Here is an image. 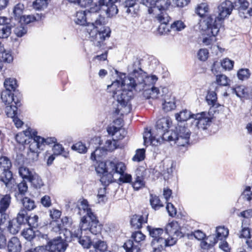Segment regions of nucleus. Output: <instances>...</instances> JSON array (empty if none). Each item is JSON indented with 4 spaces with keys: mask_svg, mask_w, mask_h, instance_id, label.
Masks as SVG:
<instances>
[{
    "mask_svg": "<svg viewBox=\"0 0 252 252\" xmlns=\"http://www.w3.org/2000/svg\"><path fill=\"white\" fill-rule=\"evenodd\" d=\"M21 225L16 220L13 219L8 221L7 226V230L12 234H16L21 228Z\"/></svg>",
    "mask_w": 252,
    "mask_h": 252,
    "instance_id": "nucleus-31",
    "label": "nucleus"
},
{
    "mask_svg": "<svg viewBox=\"0 0 252 252\" xmlns=\"http://www.w3.org/2000/svg\"><path fill=\"white\" fill-rule=\"evenodd\" d=\"M221 65L225 70H231L234 66V62L228 58L223 59L221 62Z\"/></svg>",
    "mask_w": 252,
    "mask_h": 252,
    "instance_id": "nucleus-58",
    "label": "nucleus"
},
{
    "mask_svg": "<svg viewBox=\"0 0 252 252\" xmlns=\"http://www.w3.org/2000/svg\"><path fill=\"white\" fill-rule=\"evenodd\" d=\"M209 6L207 3H202L200 4L197 9L196 13L200 17H203L208 12Z\"/></svg>",
    "mask_w": 252,
    "mask_h": 252,
    "instance_id": "nucleus-52",
    "label": "nucleus"
},
{
    "mask_svg": "<svg viewBox=\"0 0 252 252\" xmlns=\"http://www.w3.org/2000/svg\"><path fill=\"white\" fill-rule=\"evenodd\" d=\"M36 188H40L43 186L42 180L35 174L33 178L30 181Z\"/></svg>",
    "mask_w": 252,
    "mask_h": 252,
    "instance_id": "nucleus-59",
    "label": "nucleus"
},
{
    "mask_svg": "<svg viewBox=\"0 0 252 252\" xmlns=\"http://www.w3.org/2000/svg\"><path fill=\"white\" fill-rule=\"evenodd\" d=\"M93 246L94 250L91 251H95L96 252H104L107 249V244L104 241L98 239L96 241L93 240Z\"/></svg>",
    "mask_w": 252,
    "mask_h": 252,
    "instance_id": "nucleus-33",
    "label": "nucleus"
},
{
    "mask_svg": "<svg viewBox=\"0 0 252 252\" xmlns=\"http://www.w3.org/2000/svg\"><path fill=\"white\" fill-rule=\"evenodd\" d=\"M216 235L220 241L225 240L229 234V230L224 226H218L216 228Z\"/></svg>",
    "mask_w": 252,
    "mask_h": 252,
    "instance_id": "nucleus-41",
    "label": "nucleus"
},
{
    "mask_svg": "<svg viewBox=\"0 0 252 252\" xmlns=\"http://www.w3.org/2000/svg\"><path fill=\"white\" fill-rule=\"evenodd\" d=\"M88 15L87 13V10L85 11H79L77 12L76 15V18L75 19V22L76 24L79 25L81 26H85L87 24V26L88 24H90L91 23L89 22H87V16Z\"/></svg>",
    "mask_w": 252,
    "mask_h": 252,
    "instance_id": "nucleus-28",
    "label": "nucleus"
},
{
    "mask_svg": "<svg viewBox=\"0 0 252 252\" xmlns=\"http://www.w3.org/2000/svg\"><path fill=\"white\" fill-rule=\"evenodd\" d=\"M186 25L181 20H177L174 21L170 26L172 30L176 31H181L184 29Z\"/></svg>",
    "mask_w": 252,
    "mask_h": 252,
    "instance_id": "nucleus-57",
    "label": "nucleus"
},
{
    "mask_svg": "<svg viewBox=\"0 0 252 252\" xmlns=\"http://www.w3.org/2000/svg\"><path fill=\"white\" fill-rule=\"evenodd\" d=\"M131 238L134 242L128 240L123 246L126 252H141V243L145 240L146 236L140 231H137L132 233Z\"/></svg>",
    "mask_w": 252,
    "mask_h": 252,
    "instance_id": "nucleus-9",
    "label": "nucleus"
},
{
    "mask_svg": "<svg viewBox=\"0 0 252 252\" xmlns=\"http://www.w3.org/2000/svg\"><path fill=\"white\" fill-rule=\"evenodd\" d=\"M117 0H99L98 3L93 4L89 10H87L88 14L96 19L99 15L96 13L101 11L104 12L108 17H112L116 15L118 12V8L115 3Z\"/></svg>",
    "mask_w": 252,
    "mask_h": 252,
    "instance_id": "nucleus-5",
    "label": "nucleus"
},
{
    "mask_svg": "<svg viewBox=\"0 0 252 252\" xmlns=\"http://www.w3.org/2000/svg\"><path fill=\"white\" fill-rule=\"evenodd\" d=\"M107 132L109 134L114 136L115 135H118L116 136V138L118 140L122 139L125 137V131L124 129H121L119 127H117L116 126H111L107 128Z\"/></svg>",
    "mask_w": 252,
    "mask_h": 252,
    "instance_id": "nucleus-29",
    "label": "nucleus"
},
{
    "mask_svg": "<svg viewBox=\"0 0 252 252\" xmlns=\"http://www.w3.org/2000/svg\"><path fill=\"white\" fill-rule=\"evenodd\" d=\"M0 175V181L3 182L8 188H12L14 183V179L10 169L1 171Z\"/></svg>",
    "mask_w": 252,
    "mask_h": 252,
    "instance_id": "nucleus-22",
    "label": "nucleus"
},
{
    "mask_svg": "<svg viewBox=\"0 0 252 252\" xmlns=\"http://www.w3.org/2000/svg\"><path fill=\"white\" fill-rule=\"evenodd\" d=\"M233 8V5L230 1L225 0L222 2L218 6V17L215 15H211L210 16L213 17L214 21L217 20V23H220L221 25L222 20L231 14Z\"/></svg>",
    "mask_w": 252,
    "mask_h": 252,
    "instance_id": "nucleus-11",
    "label": "nucleus"
},
{
    "mask_svg": "<svg viewBox=\"0 0 252 252\" xmlns=\"http://www.w3.org/2000/svg\"><path fill=\"white\" fill-rule=\"evenodd\" d=\"M79 209H83L84 212L86 213V215L82 218H86L88 221L92 222L95 221L96 223H99L96 217L92 212L91 209L89 208V204L87 200L84 199L81 201Z\"/></svg>",
    "mask_w": 252,
    "mask_h": 252,
    "instance_id": "nucleus-20",
    "label": "nucleus"
},
{
    "mask_svg": "<svg viewBox=\"0 0 252 252\" xmlns=\"http://www.w3.org/2000/svg\"><path fill=\"white\" fill-rule=\"evenodd\" d=\"M148 218V213L142 215L135 214L131 217L130 224L133 228L139 229L142 228L143 224L147 223Z\"/></svg>",
    "mask_w": 252,
    "mask_h": 252,
    "instance_id": "nucleus-18",
    "label": "nucleus"
},
{
    "mask_svg": "<svg viewBox=\"0 0 252 252\" xmlns=\"http://www.w3.org/2000/svg\"><path fill=\"white\" fill-rule=\"evenodd\" d=\"M124 169H123V172H120L119 171H116L115 174H118L120 175V177L119 178V181L120 184L121 183H130L132 180V177L131 175L125 173V171L126 169V166L124 164ZM118 170H119V169H118Z\"/></svg>",
    "mask_w": 252,
    "mask_h": 252,
    "instance_id": "nucleus-36",
    "label": "nucleus"
},
{
    "mask_svg": "<svg viewBox=\"0 0 252 252\" xmlns=\"http://www.w3.org/2000/svg\"><path fill=\"white\" fill-rule=\"evenodd\" d=\"M19 173L23 179H26L29 182L35 175L33 172L30 170L29 168L24 166L20 167L19 168Z\"/></svg>",
    "mask_w": 252,
    "mask_h": 252,
    "instance_id": "nucleus-34",
    "label": "nucleus"
},
{
    "mask_svg": "<svg viewBox=\"0 0 252 252\" xmlns=\"http://www.w3.org/2000/svg\"><path fill=\"white\" fill-rule=\"evenodd\" d=\"M4 86L5 88V90L10 91L12 93L16 94V89L17 87L16 80L14 78H8L5 79Z\"/></svg>",
    "mask_w": 252,
    "mask_h": 252,
    "instance_id": "nucleus-37",
    "label": "nucleus"
},
{
    "mask_svg": "<svg viewBox=\"0 0 252 252\" xmlns=\"http://www.w3.org/2000/svg\"><path fill=\"white\" fill-rule=\"evenodd\" d=\"M16 140L18 143L22 145L27 144L28 140V136L25 132L23 131V132L19 133L16 134L15 136Z\"/></svg>",
    "mask_w": 252,
    "mask_h": 252,
    "instance_id": "nucleus-53",
    "label": "nucleus"
},
{
    "mask_svg": "<svg viewBox=\"0 0 252 252\" xmlns=\"http://www.w3.org/2000/svg\"><path fill=\"white\" fill-rule=\"evenodd\" d=\"M147 229L152 238L151 246L154 252H161L164 248L173 246L177 242L176 238L169 239V237H166V234L162 228L148 225Z\"/></svg>",
    "mask_w": 252,
    "mask_h": 252,
    "instance_id": "nucleus-2",
    "label": "nucleus"
},
{
    "mask_svg": "<svg viewBox=\"0 0 252 252\" xmlns=\"http://www.w3.org/2000/svg\"><path fill=\"white\" fill-rule=\"evenodd\" d=\"M216 80L217 84L220 86H226L229 85L230 80L223 74L216 75Z\"/></svg>",
    "mask_w": 252,
    "mask_h": 252,
    "instance_id": "nucleus-48",
    "label": "nucleus"
},
{
    "mask_svg": "<svg viewBox=\"0 0 252 252\" xmlns=\"http://www.w3.org/2000/svg\"><path fill=\"white\" fill-rule=\"evenodd\" d=\"M78 240L79 244L84 248L89 249L93 245V241H92L89 236H81Z\"/></svg>",
    "mask_w": 252,
    "mask_h": 252,
    "instance_id": "nucleus-45",
    "label": "nucleus"
},
{
    "mask_svg": "<svg viewBox=\"0 0 252 252\" xmlns=\"http://www.w3.org/2000/svg\"><path fill=\"white\" fill-rule=\"evenodd\" d=\"M24 9V5L21 3H18L16 4L13 9V14L15 17L17 19H20L22 17L23 10Z\"/></svg>",
    "mask_w": 252,
    "mask_h": 252,
    "instance_id": "nucleus-55",
    "label": "nucleus"
},
{
    "mask_svg": "<svg viewBox=\"0 0 252 252\" xmlns=\"http://www.w3.org/2000/svg\"><path fill=\"white\" fill-rule=\"evenodd\" d=\"M0 59L1 63H10L13 60V57L11 54L5 51L3 49V46L2 45V50L0 51Z\"/></svg>",
    "mask_w": 252,
    "mask_h": 252,
    "instance_id": "nucleus-46",
    "label": "nucleus"
},
{
    "mask_svg": "<svg viewBox=\"0 0 252 252\" xmlns=\"http://www.w3.org/2000/svg\"><path fill=\"white\" fill-rule=\"evenodd\" d=\"M132 187L135 190H138L145 187V183L142 176H137L135 181L132 183Z\"/></svg>",
    "mask_w": 252,
    "mask_h": 252,
    "instance_id": "nucleus-47",
    "label": "nucleus"
},
{
    "mask_svg": "<svg viewBox=\"0 0 252 252\" xmlns=\"http://www.w3.org/2000/svg\"><path fill=\"white\" fill-rule=\"evenodd\" d=\"M164 233L166 234V237H174L175 235L177 237H182L183 235L180 231L178 230V224L177 222L173 221L169 223L165 227Z\"/></svg>",
    "mask_w": 252,
    "mask_h": 252,
    "instance_id": "nucleus-23",
    "label": "nucleus"
},
{
    "mask_svg": "<svg viewBox=\"0 0 252 252\" xmlns=\"http://www.w3.org/2000/svg\"><path fill=\"white\" fill-rule=\"evenodd\" d=\"M249 220H244L242 222V229L238 234L239 238H250L251 229L249 225Z\"/></svg>",
    "mask_w": 252,
    "mask_h": 252,
    "instance_id": "nucleus-27",
    "label": "nucleus"
},
{
    "mask_svg": "<svg viewBox=\"0 0 252 252\" xmlns=\"http://www.w3.org/2000/svg\"><path fill=\"white\" fill-rule=\"evenodd\" d=\"M251 75L250 71L248 68L240 69L237 72V76L239 80H245L248 79Z\"/></svg>",
    "mask_w": 252,
    "mask_h": 252,
    "instance_id": "nucleus-50",
    "label": "nucleus"
},
{
    "mask_svg": "<svg viewBox=\"0 0 252 252\" xmlns=\"http://www.w3.org/2000/svg\"><path fill=\"white\" fill-rule=\"evenodd\" d=\"M145 155V150L144 149H139L136 150V154L132 158V160L134 161H141L144 160Z\"/></svg>",
    "mask_w": 252,
    "mask_h": 252,
    "instance_id": "nucleus-56",
    "label": "nucleus"
},
{
    "mask_svg": "<svg viewBox=\"0 0 252 252\" xmlns=\"http://www.w3.org/2000/svg\"><path fill=\"white\" fill-rule=\"evenodd\" d=\"M145 94H149V96L147 98H152L153 99L158 97L160 94L159 89L156 87H153L151 89L146 90L144 92Z\"/></svg>",
    "mask_w": 252,
    "mask_h": 252,
    "instance_id": "nucleus-51",
    "label": "nucleus"
},
{
    "mask_svg": "<svg viewBox=\"0 0 252 252\" xmlns=\"http://www.w3.org/2000/svg\"><path fill=\"white\" fill-rule=\"evenodd\" d=\"M190 133L187 127L179 124L175 129L167 131L163 134V138L165 141H174L178 146H185L189 143Z\"/></svg>",
    "mask_w": 252,
    "mask_h": 252,
    "instance_id": "nucleus-7",
    "label": "nucleus"
},
{
    "mask_svg": "<svg viewBox=\"0 0 252 252\" xmlns=\"http://www.w3.org/2000/svg\"><path fill=\"white\" fill-rule=\"evenodd\" d=\"M208 51L206 49H200L198 52V59L203 61H206L208 57Z\"/></svg>",
    "mask_w": 252,
    "mask_h": 252,
    "instance_id": "nucleus-64",
    "label": "nucleus"
},
{
    "mask_svg": "<svg viewBox=\"0 0 252 252\" xmlns=\"http://www.w3.org/2000/svg\"><path fill=\"white\" fill-rule=\"evenodd\" d=\"M175 102L173 98L169 99L168 100L165 99L162 103V109L165 112L170 111L175 109Z\"/></svg>",
    "mask_w": 252,
    "mask_h": 252,
    "instance_id": "nucleus-43",
    "label": "nucleus"
},
{
    "mask_svg": "<svg viewBox=\"0 0 252 252\" xmlns=\"http://www.w3.org/2000/svg\"><path fill=\"white\" fill-rule=\"evenodd\" d=\"M114 94L117 95V101L119 103L118 108L116 110L115 113L118 114L122 108L129 112V101L131 99V92L126 90H118L116 92H114Z\"/></svg>",
    "mask_w": 252,
    "mask_h": 252,
    "instance_id": "nucleus-10",
    "label": "nucleus"
},
{
    "mask_svg": "<svg viewBox=\"0 0 252 252\" xmlns=\"http://www.w3.org/2000/svg\"><path fill=\"white\" fill-rule=\"evenodd\" d=\"M10 91L4 90L1 94V99L5 105L14 103L17 105H21V99L19 95H17Z\"/></svg>",
    "mask_w": 252,
    "mask_h": 252,
    "instance_id": "nucleus-15",
    "label": "nucleus"
},
{
    "mask_svg": "<svg viewBox=\"0 0 252 252\" xmlns=\"http://www.w3.org/2000/svg\"><path fill=\"white\" fill-rule=\"evenodd\" d=\"M172 123L171 120L167 117H164L160 119L157 122L156 128L157 133L161 137V141H165L163 138V134L168 130L169 128Z\"/></svg>",
    "mask_w": 252,
    "mask_h": 252,
    "instance_id": "nucleus-16",
    "label": "nucleus"
},
{
    "mask_svg": "<svg viewBox=\"0 0 252 252\" xmlns=\"http://www.w3.org/2000/svg\"><path fill=\"white\" fill-rule=\"evenodd\" d=\"M18 188V195H23L28 190V186L27 183L22 181L17 185Z\"/></svg>",
    "mask_w": 252,
    "mask_h": 252,
    "instance_id": "nucleus-60",
    "label": "nucleus"
},
{
    "mask_svg": "<svg viewBox=\"0 0 252 252\" xmlns=\"http://www.w3.org/2000/svg\"><path fill=\"white\" fill-rule=\"evenodd\" d=\"M41 137L33 138H29L27 144H29V150L30 151H39L43 149L41 142Z\"/></svg>",
    "mask_w": 252,
    "mask_h": 252,
    "instance_id": "nucleus-26",
    "label": "nucleus"
},
{
    "mask_svg": "<svg viewBox=\"0 0 252 252\" xmlns=\"http://www.w3.org/2000/svg\"><path fill=\"white\" fill-rule=\"evenodd\" d=\"M6 105L5 111L7 117L12 118L16 116L18 107L20 105H17L14 103Z\"/></svg>",
    "mask_w": 252,
    "mask_h": 252,
    "instance_id": "nucleus-40",
    "label": "nucleus"
},
{
    "mask_svg": "<svg viewBox=\"0 0 252 252\" xmlns=\"http://www.w3.org/2000/svg\"><path fill=\"white\" fill-rule=\"evenodd\" d=\"M193 115L191 114L190 111L185 109L175 114V118L178 122H185L190 118H193Z\"/></svg>",
    "mask_w": 252,
    "mask_h": 252,
    "instance_id": "nucleus-32",
    "label": "nucleus"
},
{
    "mask_svg": "<svg viewBox=\"0 0 252 252\" xmlns=\"http://www.w3.org/2000/svg\"><path fill=\"white\" fill-rule=\"evenodd\" d=\"M24 209L31 211L34 209L36 206L33 200L28 197H25L21 200Z\"/></svg>",
    "mask_w": 252,
    "mask_h": 252,
    "instance_id": "nucleus-39",
    "label": "nucleus"
},
{
    "mask_svg": "<svg viewBox=\"0 0 252 252\" xmlns=\"http://www.w3.org/2000/svg\"><path fill=\"white\" fill-rule=\"evenodd\" d=\"M28 218V216L27 211L24 209H22L20 210L16 218H14V219L16 220L21 225H22L27 223Z\"/></svg>",
    "mask_w": 252,
    "mask_h": 252,
    "instance_id": "nucleus-35",
    "label": "nucleus"
},
{
    "mask_svg": "<svg viewBox=\"0 0 252 252\" xmlns=\"http://www.w3.org/2000/svg\"><path fill=\"white\" fill-rule=\"evenodd\" d=\"M27 223L28 225L32 228H36L39 225V218L38 216L34 215L28 216L27 220Z\"/></svg>",
    "mask_w": 252,
    "mask_h": 252,
    "instance_id": "nucleus-49",
    "label": "nucleus"
},
{
    "mask_svg": "<svg viewBox=\"0 0 252 252\" xmlns=\"http://www.w3.org/2000/svg\"><path fill=\"white\" fill-rule=\"evenodd\" d=\"M150 202L152 208L155 210H158L164 206L159 197L155 195L151 194Z\"/></svg>",
    "mask_w": 252,
    "mask_h": 252,
    "instance_id": "nucleus-38",
    "label": "nucleus"
},
{
    "mask_svg": "<svg viewBox=\"0 0 252 252\" xmlns=\"http://www.w3.org/2000/svg\"><path fill=\"white\" fill-rule=\"evenodd\" d=\"M144 144L145 145H152L153 146H158V144H160L162 141L159 135L157 134V136H153L152 134L151 129L147 128L143 134Z\"/></svg>",
    "mask_w": 252,
    "mask_h": 252,
    "instance_id": "nucleus-17",
    "label": "nucleus"
},
{
    "mask_svg": "<svg viewBox=\"0 0 252 252\" xmlns=\"http://www.w3.org/2000/svg\"><path fill=\"white\" fill-rule=\"evenodd\" d=\"M105 24V18L99 15L94 22L88 24L86 28L90 41L98 48L104 45V41L110 36L111 30L109 27L104 26Z\"/></svg>",
    "mask_w": 252,
    "mask_h": 252,
    "instance_id": "nucleus-1",
    "label": "nucleus"
},
{
    "mask_svg": "<svg viewBox=\"0 0 252 252\" xmlns=\"http://www.w3.org/2000/svg\"><path fill=\"white\" fill-rule=\"evenodd\" d=\"M95 222V221H88L86 218H81L79 226L74 228L71 231L65 229L64 235L69 234L72 238L78 239L82 236L83 231H89L92 234L99 236L100 235L102 225Z\"/></svg>",
    "mask_w": 252,
    "mask_h": 252,
    "instance_id": "nucleus-6",
    "label": "nucleus"
},
{
    "mask_svg": "<svg viewBox=\"0 0 252 252\" xmlns=\"http://www.w3.org/2000/svg\"><path fill=\"white\" fill-rule=\"evenodd\" d=\"M154 8H151L148 10L150 14L155 13L157 10L161 12H166V10L168 8L171 4L170 0H157L155 1Z\"/></svg>",
    "mask_w": 252,
    "mask_h": 252,
    "instance_id": "nucleus-21",
    "label": "nucleus"
},
{
    "mask_svg": "<svg viewBox=\"0 0 252 252\" xmlns=\"http://www.w3.org/2000/svg\"><path fill=\"white\" fill-rule=\"evenodd\" d=\"M12 167V163L7 157L1 156L0 157V169L1 171L10 169Z\"/></svg>",
    "mask_w": 252,
    "mask_h": 252,
    "instance_id": "nucleus-42",
    "label": "nucleus"
},
{
    "mask_svg": "<svg viewBox=\"0 0 252 252\" xmlns=\"http://www.w3.org/2000/svg\"><path fill=\"white\" fill-rule=\"evenodd\" d=\"M11 202V197L9 194L2 195L0 199V226L3 224L9 218L6 213Z\"/></svg>",
    "mask_w": 252,
    "mask_h": 252,
    "instance_id": "nucleus-13",
    "label": "nucleus"
},
{
    "mask_svg": "<svg viewBox=\"0 0 252 252\" xmlns=\"http://www.w3.org/2000/svg\"><path fill=\"white\" fill-rule=\"evenodd\" d=\"M243 198L247 201H250L252 199V190L250 187L246 188L242 194Z\"/></svg>",
    "mask_w": 252,
    "mask_h": 252,
    "instance_id": "nucleus-62",
    "label": "nucleus"
},
{
    "mask_svg": "<svg viewBox=\"0 0 252 252\" xmlns=\"http://www.w3.org/2000/svg\"><path fill=\"white\" fill-rule=\"evenodd\" d=\"M47 6L46 0H36L33 3V7L36 10H40Z\"/></svg>",
    "mask_w": 252,
    "mask_h": 252,
    "instance_id": "nucleus-61",
    "label": "nucleus"
},
{
    "mask_svg": "<svg viewBox=\"0 0 252 252\" xmlns=\"http://www.w3.org/2000/svg\"><path fill=\"white\" fill-rule=\"evenodd\" d=\"M12 26H0V38H7L11 33Z\"/></svg>",
    "mask_w": 252,
    "mask_h": 252,
    "instance_id": "nucleus-44",
    "label": "nucleus"
},
{
    "mask_svg": "<svg viewBox=\"0 0 252 252\" xmlns=\"http://www.w3.org/2000/svg\"><path fill=\"white\" fill-rule=\"evenodd\" d=\"M49 212L50 217L54 220H56L59 219L62 214V212L60 210L56 209H51L49 210Z\"/></svg>",
    "mask_w": 252,
    "mask_h": 252,
    "instance_id": "nucleus-63",
    "label": "nucleus"
},
{
    "mask_svg": "<svg viewBox=\"0 0 252 252\" xmlns=\"http://www.w3.org/2000/svg\"><path fill=\"white\" fill-rule=\"evenodd\" d=\"M124 163L122 162H115L107 160L105 162H101L96 168V171L100 176V181L105 186L112 183L113 177L119 169V171L123 172L124 169Z\"/></svg>",
    "mask_w": 252,
    "mask_h": 252,
    "instance_id": "nucleus-3",
    "label": "nucleus"
},
{
    "mask_svg": "<svg viewBox=\"0 0 252 252\" xmlns=\"http://www.w3.org/2000/svg\"><path fill=\"white\" fill-rule=\"evenodd\" d=\"M143 71L141 67L140 60L136 58L132 64L133 77L128 76L126 78L122 83V86L128 87V89H134L141 91L145 87V80L143 77Z\"/></svg>",
    "mask_w": 252,
    "mask_h": 252,
    "instance_id": "nucleus-4",
    "label": "nucleus"
},
{
    "mask_svg": "<svg viewBox=\"0 0 252 252\" xmlns=\"http://www.w3.org/2000/svg\"><path fill=\"white\" fill-rule=\"evenodd\" d=\"M156 19L160 23L158 28L159 32L163 34L164 32H167L169 30L166 25L170 20V17L168 14L166 12H161L158 14Z\"/></svg>",
    "mask_w": 252,
    "mask_h": 252,
    "instance_id": "nucleus-19",
    "label": "nucleus"
},
{
    "mask_svg": "<svg viewBox=\"0 0 252 252\" xmlns=\"http://www.w3.org/2000/svg\"><path fill=\"white\" fill-rule=\"evenodd\" d=\"M33 228L30 227V228L24 229L22 232V236L29 241H32L36 236L45 239L47 238V235L42 234L38 231H35L33 230Z\"/></svg>",
    "mask_w": 252,
    "mask_h": 252,
    "instance_id": "nucleus-24",
    "label": "nucleus"
},
{
    "mask_svg": "<svg viewBox=\"0 0 252 252\" xmlns=\"http://www.w3.org/2000/svg\"><path fill=\"white\" fill-rule=\"evenodd\" d=\"M208 115V114L205 112L193 115V119L196 121V125L198 129L204 130L210 126L212 121Z\"/></svg>",
    "mask_w": 252,
    "mask_h": 252,
    "instance_id": "nucleus-14",
    "label": "nucleus"
},
{
    "mask_svg": "<svg viewBox=\"0 0 252 252\" xmlns=\"http://www.w3.org/2000/svg\"><path fill=\"white\" fill-rule=\"evenodd\" d=\"M206 100L208 104L212 107H215L218 108L221 105L217 103V94L214 91H210L208 93L206 96Z\"/></svg>",
    "mask_w": 252,
    "mask_h": 252,
    "instance_id": "nucleus-30",
    "label": "nucleus"
},
{
    "mask_svg": "<svg viewBox=\"0 0 252 252\" xmlns=\"http://www.w3.org/2000/svg\"><path fill=\"white\" fill-rule=\"evenodd\" d=\"M8 252H20L22 245L19 239L17 237H12L7 245Z\"/></svg>",
    "mask_w": 252,
    "mask_h": 252,
    "instance_id": "nucleus-25",
    "label": "nucleus"
},
{
    "mask_svg": "<svg viewBox=\"0 0 252 252\" xmlns=\"http://www.w3.org/2000/svg\"><path fill=\"white\" fill-rule=\"evenodd\" d=\"M69 241L70 240L66 237L64 240L60 236L51 240L46 245L53 252H64L68 246L66 242Z\"/></svg>",
    "mask_w": 252,
    "mask_h": 252,
    "instance_id": "nucleus-12",
    "label": "nucleus"
},
{
    "mask_svg": "<svg viewBox=\"0 0 252 252\" xmlns=\"http://www.w3.org/2000/svg\"><path fill=\"white\" fill-rule=\"evenodd\" d=\"M71 148L73 150L81 154L85 153L87 151V148L85 145L83 144L81 142H78L73 144Z\"/></svg>",
    "mask_w": 252,
    "mask_h": 252,
    "instance_id": "nucleus-54",
    "label": "nucleus"
},
{
    "mask_svg": "<svg viewBox=\"0 0 252 252\" xmlns=\"http://www.w3.org/2000/svg\"><path fill=\"white\" fill-rule=\"evenodd\" d=\"M203 22L206 27L203 33L202 42L205 45H209L216 40L215 37L219 32L220 24L217 23V20L214 21L213 17L211 16L207 17Z\"/></svg>",
    "mask_w": 252,
    "mask_h": 252,
    "instance_id": "nucleus-8",
    "label": "nucleus"
}]
</instances>
